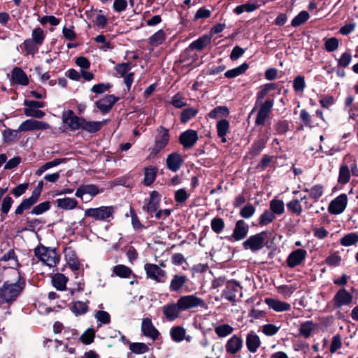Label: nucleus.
Segmentation results:
<instances>
[{
  "mask_svg": "<svg viewBox=\"0 0 358 358\" xmlns=\"http://www.w3.org/2000/svg\"><path fill=\"white\" fill-rule=\"evenodd\" d=\"M95 317L103 324H108L110 322V315L103 310H98L95 313Z\"/></svg>",
  "mask_w": 358,
  "mask_h": 358,
  "instance_id": "60",
  "label": "nucleus"
},
{
  "mask_svg": "<svg viewBox=\"0 0 358 358\" xmlns=\"http://www.w3.org/2000/svg\"><path fill=\"white\" fill-rule=\"evenodd\" d=\"M62 119L63 122L66 124L71 130L81 129L83 118L75 115L73 110H69L64 112Z\"/></svg>",
  "mask_w": 358,
  "mask_h": 358,
  "instance_id": "10",
  "label": "nucleus"
},
{
  "mask_svg": "<svg viewBox=\"0 0 358 358\" xmlns=\"http://www.w3.org/2000/svg\"><path fill=\"white\" fill-rule=\"evenodd\" d=\"M88 310L87 305L83 301H76L72 307V311L76 315L85 314Z\"/></svg>",
  "mask_w": 358,
  "mask_h": 358,
  "instance_id": "48",
  "label": "nucleus"
},
{
  "mask_svg": "<svg viewBox=\"0 0 358 358\" xmlns=\"http://www.w3.org/2000/svg\"><path fill=\"white\" fill-rule=\"evenodd\" d=\"M306 87V83L303 76H298L293 81V88L296 92H303Z\"/></svg>",
  "mask_w": 358,
  "mask_h": 358,
  "instance_id": "54",
  "label": "nucleus"
},
{
  "mask_svg": "<svg viewBox=\"0 0 358 358\" xmlns=\"http://www.w3.org/2000/svg\"><path fill=\"white\" fill-rule=\"evenodd\" d=\"M270 210L275 215H281L285 212V204L282 200L272 199L269 203Z\"/></svg>",
  "mask_w": 358,
  "mask_h": 358,
  "instance_id": "32",
  "label": "nucleus"
},
{
  "mask_svg": "<svg viewBox=\"0 0 358 358\" xmlns=\"http://www.w3.org/2000/svg\"><path fill=\"white\" fill-rule=\"evenodd\" d=\"M308 194L310 199H313L314 202H317L324 194L323 185L320 184L313 185L309 189Z\"/></svg>",
  "mask_w": 358,
  "mask_h": 358,
  "instance_id": "36",
  "label": "nucleus"
},
{
  "mask_svg": "<svg viewBox=\"0 0 358 358\" xmlns=\"http://www.w3.org/2000/svg\"><path fill=\"white\" fill-rule=\"evenodd\" d=\"M197 140V132L192 129H188L182 132L179 137V142L185 149H189L192 148Z\"/></svg>",
  "mask_w": 358,
  "mask_h": 358,
  "instance_id": "11",
  "label": "nucleus"
},
{
  "mask_svg": "<svg viewBox=\"0 0 358 358\" xmlns=\"http://www.w3.org/2000/svg\"><path fill=\"white\" fill-rule=\"evenodd\" d=\"M300 119L303 122L304 125L306 127H313L319 124V123L314 122V120L312 118V116L305 109L301 110Z\"/></svg>",
  "mask_w": 358,
  "mask_h": 358,
  "instance_id": "40",
  "label": "nucleus"
},
{
  "mask_svg": "<svg viewBox=\"0 0 358 358\" xmlns=\"http://www.w3.org/2000/svg\"><path fill=\"white\" fill-rule=\"evenodd\" d=\"M266 234V231H263L251 236L248 238V247L252 251L261 250L264 247Z\"/></svg>",
  "mask_w": 358,
  "mask_h": 358,
  "instance_id": "14",
  "label": "nucleus"
},
{
  "mask_svg": "<svg viewBox=\"0 0 358 358\" xmlns=\"http://www.w3.org/2000/svg\"><path fill=\"white\" fill-rule=\"evenodd\" d=\"M273 99H266L264 102L259 103V110L255 120L257 125H264L268 118L273 107Z\"/></svg>",
  "mask_w": 358,
  "mask_h": 358,
  "instance_id": "3",
  "label": "nucleus"
},
{
  "mask_svg": "<svg viewBox=\"0 0 358 358\" xmlns=\"http://www.w3.org/2000/svg\"><path fill=\"white\" fill-rule=\"evenodd\" d=\"M115 71L122 77L128 73L130 69V63H122L115 66Z\"/></svg>",
  "mask_w": 358,
  "mask_h": 358,
  "instance_id": "64",
  "label": "nucleus"
},
{
  "mask_svg": "<svg viewBox=\"0 0 358 358\" xmlns=\"http://www.w3.org/2000/svg\"><path fill=\"white\" fill-rule=\"evenodd\" d=\"M34 253L41 261L50 267L55 266L59 259L55 249L52 250L43 245L38 246L34 250Z\"/></svg>",
  "mask_w": 358,
  "mask_h": 358,
  "instance_id": "2",
  "label": "nucleus"
},
{
  "mask_svg": "<svg viewBox=\"0 0 358 358\" xmlns=\"http://www.w3.org/2000/svg\"><path fill=\"white\" fill-rule=\"evenodd\" d=\"M159 194L157 191H152L150 193V200L146 206H143V209L150 213L155 212L159 208Z\"/></svg>",
  "mask_w": 358,
  "mask_h": 358,
  "instance_id": "21",
  "label": "nucleus"
},
{
  "mask_svg": "<svg viewBox=\"0 0 358 358\" xmlns=\"http://www.w3.org/2000/svg\"><path fill=\"white\" fill-rule=\"evenodd\" d=\"M280 327L272 324H264L262 326V332L267 336H272L278 333Z\"/></svg>",
  "mask_w": 358,
  "mask_h": 358,
  "instance_id": "56",
  "label": "nucleus"
},
{
  "mask_svg": "<svg viewBox=\"0 0 358 358\" xmlns=\"http://www.w3.org/2000/svg\"><path fill=\"white\" fill-rule=\"evenodd\" d=\"M358 243V234L356 232H350L344 235L340 240L341 245L350 247Z\"/></svg>",
  "mask_w": 358,
  "mask_h": 358,
  "instance_id": "30",
  "label": "nucleus"
},
{
  "mask_svg": "<svg viewBox=\"0 0 358 358\" xmlns=\"http://www.w3.org/2000/svg\"><path fill=\"white\" fill-rule=\"evenodd\" d=\"M261 345V340L259 337L251 332L248 334V350L251 352H255Z\"/></svg>",
  "mask_w": 358,
  "mask_h": 358,
  "instance_id": "27",
  "label": "nucleus"
},
{
  "mask_svg": "<svg viewBox=\"0 0 358 358\" xmlns=\"http://www.w3.org/2000/svg\"><path fill=\"white\" fill-rule=\"evenodd\" d=\"M307 251L304 249H296L292 251L287 257L286 263L288 267L294 268L301 265L306 259Z\"/></svg>",
  "mask_w": 358,
  "mask_h": 358,
  "instance_id": "9",
  "label": "nucleus"
},
{
  "mask_svg": "<svg viewBox=\"0 0 358 358\" xmlns=\"http://www.w3.org/2000/svg\"><path fill=\"white\" fill-rule=\"evenodd\" d=\"M350 179V167L345 163H342L339 168L338 182L341 185L347 184Z\"/></svg>",
  "mask_w": 358,
  "mask_h": 358,
  "instance_id": "26",
  "label": "nucleus"
},
{
  "mask_svg": "<svg viewBox=\"0 0 358 358\" xmlns=\"http://www.w3.org/2000/svg\"><path fill=\"white\" fill-rule=\"evenodd\" d=\"M198 113V110L193 108H186L181 113L180 120L182 123L187 122L191 118L194 117Z\"/></svg>",
  "mask_w": 358,
  "mask_h": 358,
  "instance_id": "47",
  "label": "nucleus"
},
{
  "mask_svg": "<svg viewBox=\"0 0 358 358\" xmlns=\"http://www.w3.org/2000/svg\"><path fill=\"white\" fill-rule=\"evenodd\" d=\"M118 99H119L114 95H106L101 99L97 101L95 104L103 113H106L110 110Z\"/></svg>",
  "mask_w": 358,
  "mask_h": 358,
  "instance_id": "15",
  "label": "nucleus"
},
{
  "mask_svg": "<svg viewBox=\"0 0 358 358\" xmlns=\"http://www.w3.org/2000/svg\"><path fill=\"white\" fill-rule=\"evenodd\" d=\"M215 331L220 337H224L230 334L233 331V328L229 324H222L215 327Z\"/></svg>",
  "mask_w": 358,
  "mask_h": 358,
  "instance_id": "53",
  "label": "nucleus"
},
{
  "mask_svg": "<svg viewBox=\"0 0 358 358\" xmlns=\"http://www.w3.org/2000/svg\"><path fill=\"white\" fill-rule=\"evenodd\" d=\"M145 269L148 277L155 280L157 282H164L166 277V272L161 269L157 265L152 264H146Z\"/></svg>",
  "mask_w": 358,
  "mask_h": 358,
  "instance_id": "12",
  "label": "nucleus"
},
{
  "mask_svg": "<svg viewBox=\"0 0 358 358\" xmlns=\"http://www.w3.org/2000/svg\"><path fill=\"white\" fill-rule=\"evenodd\" d=\"M159 135L155 138V143L150 153L151 156L157 155L168 144L169 140V130L163 127L158 129Z\"/></svg>",
  "mask_w": 358,
  "mask_h": 358,
  "instance_id": "7",
  "label": "nucleus"
},
{
  "mask_svg": "<svg viewBox=\"0 0 358 358\" xmlns=\"http://www.w3.org/2000/svg\"><path fill=\"white\" fill-rule=\"evenodd\" d=\"M67 278L62 273H57L52 278L53 286L59 290H64Z\"/></svg>",
  "mask_w": 358,
  "mask_h": 358,
  "instance_id": "33",
  "label": "nucleus"
},
{
  "mask_svg": "<svg viewBox=\"0 0 358 358\" xmlns=\"http://www.w3.org/2000/svg\"><path fill=\"white\" fill-rule=\"evenodd\" d=\"M57 207L64 210H71L76 207L78 202L75 199L64 198L58 199L57 201Z\"/></svg>",
  "mask_w": 358,
  "mask_h": 358,
  "instance_id": "31",
  "label": "nucleus"
},
{
  "mask_svg": "<svg viewBox=\"0 0 358 358\" xmlns=\"http://www.w3.org/2000/svg\"><path fill=\"white\" fill-rule=\"evenodd\" d=\"M157 173V168L156 167H148L145 169V178L143 183L146 186L150 185L155 180L156 175Z\"/></svg>",
  "mask_w": 358,
  "mask_h": 358,
  "instance_id": "35",
  "label": "nucleus"
},
{
  "mask_svg": "<svg viewBox=\"0 0 358 358\" xmlns=\"http://www.w3.org/2000/svg\"><path fill=\"white\" fill-rule=\"evenodd\" d=\"M353 296L345 288L338 289L333 298V302L336 308H341L350 306L352 301Z\"/></svg>",
  "mask_w": 358,
  "mask_h": 358,
  "instance_id": "8",
  "label": "nucleus"
},
{
  "mask_svg": "<svg viewBox=\"0 0 358 358\" xmlns=\"http://www.w3.org/2000/svg\"><path fill=\"white\" fill-rule=\"evenodd\" d=\"M317 324L314 323L311 320L303 322L299 327V334L303 338H309L312 333L317 329Z\"/></svg>",
  "mask_w": 358,
  "mask_h": 358,
  "instance_id": "22",
  "label": "nucleus"
},
{
  "mask_svg": "<svg viewBox=\"0 0 358 358\" xmlns=\"http://www.w3.org/2000/svg\"><path fill=\"white\" fill-rule=\"evenodd\" d=\"M229 114V111L227 106H217L208 113V116L210 118L217 119L222 117H227Z\"/></svg>",
  "mask_w": 358,
  "mask_h": 358,
  "instance_id": "38",
  "label": "nucleus"
},
{
  "mask_svg": "<svg viewBox=\"0 0 358 358\" xmlns=\"http://www.w3.org/2000/svg\"><path fill=\"white\" fill-rule=\"evenodd\" d=\"M178 306L180 310H185L196 307H203L207 308V306L204 301L194 295H187L180 297L178 300Z\"/></svg>",
  "mask_w": 358,
  "mask_h": 358,
  "instance_id": "4",
  "label": "nucleus"
},
{
  "mask_svg": "<svg viewBox=\"0 0 358 358\" xmlns=\"http://www.w3.org/2000/svg\"><path fill=\"white\" fill-rule=\"evenodd\" d=\"M287 208L291 210L292 213H296L297 215H300L303 208L300 202L298 199H292L289 202L287 203Z\"/></svg>",
  "mask_w": 358,
  "mask_h": 358,
  "instance_id": "51",
  "label": "nucleus"
},
{
  "mask_svg": "<svg viewBox=\"0 0 358 358\" xmlns=\"http://www.w3.org/2000/svg\"><path fill=\"white\" fill-rule=\"evenodd\" d=\"M129 349L135 354H143L149 350L148 345L143 343H132L129 345Z\"/></svg>",
  "mask_w": 358,
  "mask_h": 358,
  "instance_id": "45",
  "label": "nucleus"
},
{
  "mask_svg": "<svg viewBox=\"0 0 358 358\" xmlns=\"http://www.w3.org/2000/svg\"><path fill=\"white\" fill-rule=\"evenodd\" d=\"M49 127V124L46 122L30 119L23 122L20 125L18 130L20 131L43 130L48 129Z\"/></svg>",
  "mask_w": 358,
  "mask_h": 358,
  "instance_id": "13",
  "label": "nucleus"
},
{
  "mask_svg": "<svg viewBox=\"0 0 358 358\" xmlns=\"http://www.w3.org/2000/svg\"><path fill=\"white\" fill-rule=\"evenodd\" d=\"M113 272L122 278H128L131 273V269L124 265H117L113 268Z\"/></svg>",
  "mask_w": 358,
  "mask_h": 358,
  "instance_id": "46",
  "label": "nucleus"
},
{
  "mask_svg": "<svg viewBox=\"0 0 358 358\" xmlns=\"http://www.w3.org/2000/svg\"><path fill=\"white\" fill-rule=\"evenodd\" d=\"M12 79L17 83L27 85L29 83L26 73L18 67H15L12 71Z\"/></svg>",
  "mask_w": 358,
  "mask_h": 358,
  "instance_id": "25",
  "label": "nucleus"
},
{
  "mask_svg": "<svg viewBox=\"0 0 358 358\" xmlns=\"http://www.w3.org/2000/svg\"><path fill=\"white\" fill-rule=\"evenodd\" d=\"M310 17L307 11H301L291 22L292 27H299L305 23Z\"/></svg>",
  "mask_w": 358,
  "mask_h": 358,
  "instance_id": "39",
  "label": "nucleus"
},
{
  "mask_svg": "<svg viewBox=\"0 0 358 358\" xmlns=\"http://www.w3.org/2000/svg\"><path fill=\"white\" fill-rule=\"evenodd\" d=\"M81 129L87 131L90 133H95L99 131L106 121L94 122V121H87L85 119H83Z\"/></svg>",
  "mask_w": 358,
  "mask_h": 358,
  "instance_id": "23",
  "label": "nucleus"
},
{
  "mask_svg": "<svg viewBox=\"0 0 358 358\" xmlns=\"http://www.w3.org/2000/svg\"><path fill=\"white\" fill-rule=\"evenodd\" d=\"M180 310L178 301L177 303H170L163 307V313L169 321H173L178 317Z\"/></svg>",
  "mask_w": 358,
  "mask_h": 358,
  "instance_id": "20",
  "label": "nucleus"
},
{
  "mask_svg": "<svg viewBox=\"0 0 358 358\" xmlns=\"http://www.w3.org/2000/svg\"><path fill=\"white\" fill-rule=\"evenodd\" d=\"M95 331L93 329H87L80 336L81 342L85 345H89L94 341Z\"/></svg>",
  "mask_w": 358,
  "mask_h": 358,
  "instance_id": "44",
  "label": "nucleus"
},
{
  "mask_svg": "<svg viewBox=\"0 0 358 358\" xmlns=\"http://www.w3.org/2000/svg\"><path fill=\"white\" fill-rule=\"evenodd\" d=\"M50 208V201H45L36 206L31 210V213L34 215H41L44 212L48 210Z\"/></svg>",
  "mask_w": 358,
  "mask_h": 358,
  "instance_id": "58",
  "label": "nucleus"
},
{
  "mask_svg": "<svg viewBox=\"0 0 358 358\" xmlns=\"http://www.w3.org/2000/svg\"><path fill=\"white\" fill-rule=\"evenodd\" d=\"M246 71V62L242 64L238 67H236L235 69L229 70L225 72L224 76L227 78H235L243 73Z\"/></svg>",
  "mask_w": 358,
  "mask_h": 358,
  "instance_id": "42",
  "label": "nucleus"
},
{
  "mask_svg": "<svg viewBox=\"0 0 358 358\" xmlns=\"http://www.w3.org/2000/svg\"><path fill=\"white\" fill-rule=\"evenodd\" d=\"M265 303L275 312H285L291 309V305L287 302L281 301L273 298L265 299Z\"/></svg>",
  "mask_w": 358,
  "mask_h": 358,
  "instance_id": "17",
  "label": "nucleus"
},
{
  "mask_svg": "<svg viewBox=\"0 0 358 358\" xmlns=\"http://www.w3.org/2000/svg\"><path fill=\"white\" fill-rule=\"evenodd\" d=\"M246 234V229L245 227V222L243 220H238L236 222V227L234 231L233 238L236 241H239L245 237Z\"/></svg>",
  "mask_w": 358,
  "mask_h": 358,
  "instance_id": "34",
  "label": "nucleus"
},
{
  "mask_svg": "<svg viewBox=\"0 0 358 358\" xmlns=\"http://www.w3.org/2000/svg\"><path fill=\"white\" fill-rule=\"evenodd\" d=\"M45 38L44 31L40 27L36 28L32 31V41L36 45H41Z\"/></svg>",
  "mask_w": 358,
  "mask_h": 358,
  "instance_id": "50",
  "label": "nucleus"
},
{
  "mask_svg": "<svg viewBox=\"0 0 358 358\" xmlns=\"http://www.w3.org/2000/svg\"><path fill=\"white\" fill-rule=\"evenodd\" d=\"M171 334L175 341L180 342L185 338V330L181 327H175L171 329Z\"/></svg>",
  "mask_w": 358,
  "mask_h": 358,
  "instance_id": "43",
  "label": "nucleus"
},
{
  "mask_svg": "<svg viewBox=\"0 0 358 358\" xmlns=\"http://www.w3.org/2000/svg\"><path fill=\"white\" fill-rule=\"evenodd\" d=\"M342 346L341 338L340 335L336 334L332 338L331 344L330 346V352L331 353H334L338 349H340Z\"/></svg>",
  "mask_w": 358,
  "mask_h": 358,
  "instance_id": "61",
  "label": "nucleus"
},
{
  "mask_svg": "<svg viewBox=\"0 0 358 358\" xmlns=\"http://www.w3.org/2000/svg\"><path fill=\"white\" fill-rule=\"evenodd\" d=\"M338 47V41L335 37H331L325 41L324 48L327 52H333Z\"/></svg>",
  "mask_w": 358,
  "mask_h": 358,
  "instance_id": "59",
  "label": "nucleus"
},
{
  "mask_svg": "<svg viewBox=\"0 0 358 358\" xmlns=\"http://www.w3.org/2000/svg\"><path fill=\"white\" fill-rule=\"evenodd\" d=\"M276 88L277 85L273 83L262 85L257 93V103L262 102V99L268 94L269 92L275 90Z\"/></svg>",
  "mask_w": 358,
  "mask_h": 358,
  "instance_id": "24",
  "label": "nucleus"
},
{
  "mask_svg": "<svg viewBox=\"0 0 358 358\" xmlns=\"http://www.w3.org/2000/svg\"><path fill=\"white\" fill-rule=\"evenodd\" d=\"M164 38V32L162 30H159L150 37V43L152 45H157L161 44Z\"/></svg>",
  "mask_w": 358,
  "mask_h": 358,
  "instance_id": "57",
  "label": "nucleus"
},
{
  "mask_svg": "<svg viewBox=\"0 0 358 358\" xmlns=\"http://www.w3.org/2000/svg\"><path fill=\"white\" fill-rule=\"evenodd\" d=\"M24 113L28 117H34L36 118H42L45 115V113L43 111L34 108H24Z\"/></svg>",
  "mask_w": 358,
  "mask_h": 358,
  "instance_id": "62",
  "label": "nucleus"
},
{
  "mask_svg": "<svg viewBox=\"0 0 358 358\" xmlns=\"http://www.w3.org/2000/svg\"><path fill=\"white\" fill-rule=\"evenodd\" d=\"M141 330L145 336L150 337L153 340L157 339L159 336V331L155 329L151 320L148 317L143 320Z\"/></svg>",
  "mask_w": 358,
  "mask_h": 358,
  "instance_id": "18",
  "label": "nucleus"
},
{
  "mask_svg": "<svg viewBox=\"0 0 358 358\" xmlns=\"http://www.w3.org/2000/svg\"><path fill=\"white\" fill-rule=\"evenodd\" d=\"M275 219V215L268 210H264L259 218V224L261 225H267Z\"/></svg>",
  "mask_w": 358,
  "mask_h": 358,
  "instance_id": "49",
  "label": "nucleus"
},
{
  "mask_svg": "<svg viewBox=\"0 0 358 358\" xmlns=\"http://www.w3.org/2000/svg\"><path fill=\"white\" fill-rule=\"evenodd\" d=\"M211 38L208 35H204L197 40L192 42L189 46V49L193 50L196 49L197 50H201L205 47L210 43Z\"/></svg>",
  "mask_w": 358,
  "mask_h": 358,
  "instance_id": "28",
  "label": "nucleus"
},
{
  "mask_svg": "<svg viewBox=\"0 0 358 358\" xmlns=\"http://www.w3.org/2000/svg\"><path fill=\"white\" fill-rule=\"evenodd\" d=\"M36 203V201L32 199L31 197L26 199L17 206L15 213L16 215L22 214L23 211L29 209L33 205Z\"/></svg>",
  "mask_w": 358,
  "mask_h": 358,
  "instance_id": "41",
  "label": "nucleus"
},
{
  "mask_svg": "<svg viewBox=\"0 0 358 358\" xmlns=\"http://www.w3.org/2000/svg\"><path fill=\"white\" fill-rule=\"evenodd\" d=\"M348 201L346 194L338 195L330 202L328 206V211L331 215H339L342 213L346 208Z\"/></svg>",
  "mask_w": 358,
  "mask_h": 358,
  "instance_id": "6",
  "label": "nucleus"
},
{
  "mask_svg": "<svg viewBox=\"0 0 358 358\" xmlns=\"http://www.w3.org/2000/svg\"><path fill=\"white\" fill-rule=\"evenodd\" d=\"M183 163L182 157L178 152L170 154L166 159V165L169 170L177 171Z\"/></svg>",
  "mask_w": 358,
  "mask_h": 358,
  "instance_id": "19",
  "label": "nucleus"
},
{
  "mask_svg": "<svg viewBox=\"0 0 358 358\" xmlns=\"http://www.w3.org/2000/svg\"><path fill=\"white\" fill-rule=\"evenodd\" d=\"M187 279L185 275H174L171 282L170 288L173 291H178L182 288L183 285L187 282Z\"/></svg>",
  "mask_w": 358,
  "mask_h": 358,
  "instance_id": "37",
  "label": "nucleus"
},
{
  "mask_svg": "<svg viewBox=\"0 0 358 358\" xmlns=\"http://www.w3.org/2000/svg\"><path fill=\"white\" fill-rule=\"evenodd\" d=\"M224 224L221 218H214L211 222V227L216 233H220L224 228Z\"/></svg>",
  "mask_w": 358,
  "mask_h": 358,
  "instance_id": "63",
  "label": "nucleus"
},
{
  "mask_svg": "<svg viewBox=\"0 0 358 358\" xmlns=\"http://www.w3.org/2000/svg\"><path fill=\"white\" fill-rule=\"evenodd\" d=\"M241 339L236 336H234L227 342L226 348L227 352L231 354H236L241 349Z\"/></svg>",
  "mask_w": 358,
  "mask_h": 358,
  "instance_id": "29",
  "label": "nucleus"
},
{
  "mask_svg": "<svg viewBox=\"0 0 358 358\" xmlns=\"http://www.w3.org/2000/svg\"><path fill=\"white\" fill-rule=\"evenodd\" d=\"M237 294L242 295L241 287L235 282H229L226 289L223 291L222 296L230 301L235 300Z\"/></svg>",
  "mask_w": 358,
  "mask_h": 358,
  "instance_id": "16",
  "label": "nucleus"
},
{
  "mask_svg": "<svg viewBox=\"0 0 358 358\" xmlns=\"http://www.w3.org/2000/svg\"><path fill=\"white\" fill-rule=\"evenodd\" d=\"M13 273L17 275V282L10 283L7 281L4 282L0 289V305L15 301L24 288V279L20 276L18 271L14 270Z\"/></svg>",
  "mask_w": 358,
  "mask_h": 358,
  "instance_id": "1",
  "label": "nucleus"
},
{
  "mask_svg": "<svg viewBox=\"0 0 358 358\" xmlns=\"http://www.w3.org/2000/svg\"><path fill=\"white\" fill-rule=\"evenodd\" d=\"M351 60V53L348 51L345 52L341 55V57L338 59V66L342 68H345L350 64Z\"/></svg>",
  "mask_w": 358,
  "mask_h": 358,
  "instance_id": "55",
  "label": "nucleus"
},
{
  "mask_svg": "<svg viewBox=\"0 0 358 358\" xmlns=\"http://www.w3.org/2000/svg\"><path fill=\"white\" fill-rule=\"evenodd\" d=\"M229 128V123L227 120H221L217 123V130L219 136H226Z\"/></svg>",
  "mask_w": 358,
  "mask_h": 358,
  "instance_id": "52",
  "label": "nucleus"
},
{
  "mask_svg": "<svg viewBox=\"0 0 358 358\" xmlns=\"http://www.w3.org/2000/svg\"><path fill=\"white\" fill-rule=\"evenodd\" d=\"M114 208L113 206H101L96 208H89L85 210V215L95 220H104L113 216Z\"/></svg>",
  "mask_w": 358,
  "mask_h": 358,
  "instance_id": "5",
  "label": "nucleus"
}]
</instances>
